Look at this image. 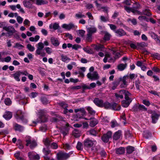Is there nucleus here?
Masks as SVG:
<instances>
[{
	"mask_svg": "<svg viewBox=\"0 0 160 160\" xmlns=\"http://www.w3.org/2000/svg\"><path fill=\"white\" fill-rule=\"evenodd\" d=\"M127 66V64L126 63L125 64H120L118 65L117 68L119 70L122 71L124 70L125 68Z\"/></svg>",
	"mask_w": 160,
	"mask_h": 160,
	"instance_id": "obj_33",
	"label": "nucleus"
},
{
	"mask_svg": "<svg viewBox=\"0 0 160 160\" xmlns=\"http://www.w3.org/2000/svg\"><path fill=\"white\" fill-rule=\"evenodd\" d=\"M28 156L30 160H38L40 159L39 155L38 154L35 155V152H29Z\"/></svg>",
	"mask_w": 160,
	"mask_h": 160,
	"instance_id": "obj_12",
	"label": "nucleus"
},
{
	"mask_svg": "<svg viewBox=\"0 0 160 160\" xmlns=\"http://www.w3.org/2000/svg\"><path fill=\"white\" fill-rule=\"evenodd\" d=\"M112 132L111 131L108 132L106 134L103 135L102 137V140L105 142H107L112 137Z\"/></svg>",
	"mask_w": 160,
	"mask_h": 160,
	"instance_id": "obj_11",
	"label": "nucleus"
},
{
	"mask_svg": "<svg viewBox=\"0 0 160 160\" xmlns=\"http://www.w3.org/2000/svg\"><path fill=\"white\" fill-rule=\"evenodd\" d=\"M41 100L42 103L44 104H46L48 102V101L47 98L45 97H41Z\"/></svg>",
	"mask_w": 160,
	"mask_h": 160,
	"instance_id": "obj_48",
	"label": "nucleus"
},
{
	"mask_svg": "<svg viewBox=\"0 0 160 160\" xmlns=\"http://www.w3.org/2000/svg\"><path fill=\"white\" fill-rule=\"evenodd\" d=\"M133 111L135 112H137L140 111L139 109V104H135L133 107L132 108Z\"/></svg>",
	"mask_w": 160,
	"mask_h": 160,
	"instance_id": "obj_42",
	"label": "nucleus"
},
{
	"mask_svg": "<svg viewBox=\"0 0 160 160\" xmlns=\"http://www.w3.org/2000/svg\"><path fill=\"white\" fill-rule=\"evenodd\" d=\"M106 109H111V104L108 102H106L103 103V107Z\"/></svg>",
	"mask_w": 160,
	"mask_h": 160,
	"instance_id": "obj_39",
	"label": "nucleus"
},
{
	"mask_svg": "<svg viewBox=\"0 0 160 160\" xmlns=\"http://www.w3.org/2000/svg\"><path fill=\"white\" fill-rule=\"evenodd\" d=\"M116 153L118 154L121 155L125 152V148L123 147H121L116 149Z\"/></svg>",
	"mask_w": 160,
	"mask_h": 160,
	"instance_id": "obj_23",
	"label": "nucleus"
},
{
	"mask_svg": "<svg viewBox=\"0 0 160 160\" xmlns=\"http://www.w3.org/2000/svg\"><path fill=\"white\" fill-rule=\"evenodd\" d=\"M42 49H37L36 51V55H40L42 57L45 56L46 53L45 52H42Z\"/></svg>",
	"mask_w": 160,
	"mask_h": 160,
	"instance_id": "obj_32",
	"label": "nucleus"
},
{
	"mask_svg": "<svg viewBox=\"0 0 160 160\" xmlns=\"http://www.w3.org/2000/svg\"><path fill=\"white\" fill-rule=\"evenodd\" d=\"M52 142V140L50 138H46L43 140L44 144L46 147H50Z\"/></svg>",
	"mask_w": 160,
	"mask_h": 160,
	"instance_id": "obj_21",
	"label": "nucleus"
},
{
	"mask_svg": "<svg viewBox=\"0 0 160 160\" xmlns=\"http://www.w3.org/2000/svg\"><path fill=\"white\" fill-rule=\"evenodd\" d=\"M17 20L19 23L21 24L22 22L23 18L20 16H18L17 18Z\"/></svg>",
	"mask_w": 160,
	"mask_h": 160,
	"instance_id": "obj_61",
	"label": "nucleus"
},
{
	"mask_svg": "<svg viewBox=\"0 0 160 160\" xmlns=\"http://www.w3.org/2000/svg\"><path fill=\"white\" fill-rule=\"evenodd\" d=\"M123 94H124L125 95V99L127 98L126 97L127 96H130L131 95V93L128 91L122 89L120 90L118 93H115V96L117 98H120L122 99L123 98Z\"/></svg>",
	"mask_w": 160,
	"mask_h": 160,
	"instance_id": "obj_5",
	"label": "nucleus"
},
{
	"mask_svg": "<svg viewBox=\"0 0 160 160\" xmlns=\"http://www.w3.org/2000/svg\"><path fill=\"white\" fill-rule=\"evenodd\" d=\"M15 118L17 119H20L24 123L27 122V119L25 118L24 113L21 110H18L15 115Z\"/></svg>",
	"mask_w": 160,
	"mask_h": 160,
	"instance_id": "obj_7",
	"label": "nucleus"
},
{
	"mask_svg": "<svg viewBox=\"0 0 160 160\" xmlns=\"http://www.w3.org/2000/svg\"><path fill=\"white\" fill-rule=\"evenodd\" d=\"M25 141L26 142V146H28L29 145L30 148L31 149H33L37 146L36 141L29 136H27L26 137Z\"/></svg>",
	"mask_w": 160,
	"mask_h": 160,
	"instance_id": "obj_4",
	"label": "nucleus"
},
{
	"mask_svg": "<svg viewBox=\"0 0 160 160\" xmlns=\"http://www.w3.org/2000/svg\"><path fill=\"white\" fill-rule=\"evenodd\" d=\"M81 46L75 44L73 45L72 48L75 50H77L78 48H81Z\"/></svg>",
	"mask_w": 160,
	"mask_h": 160,
	"instance_id": "obj_64",
	"label": "nucleus"
},
{
	"mask_svg": "<svg viewBox=\"0 0 160 160\" xmlns=\"http://www.w3.org/2000/svg\"><path fill=\"white\" fill-rule=\"evenodd\" d=\"M121 135V131L119 130L115 133L113 135V139L115 140H117L120 138Z\"/></svg>",
	"mask_w": 160,
	"mask_h": 160,
	"instance_id": "obj_28",
	"label": "nucleus"
},
{
	"mask_svg": "<svg viewBox=\"0 0 160 160\" xmlns=\"http://www.w3.org/2000/svg\"><path fill=\"white\" fill-rule=\"evenodd\" d=\"M93 102L98 107H103V102L102 100L99 99L98 98H96L94 99Z\"/></svg>",
	"mask_w": 160,
	"mask_h": 160,
	"instance_id": "obj_14",
	"label": "nucleus"
},
{
	"mask_svg": "<svg viewBox=\"0 0 160 160\" xmlns=\"http://www.w3.org/2000/svg\"><path fill=\"white\" fill-rule=\"evenodd\" d=\"M51 41L52 44L56 47L58 46L59 43L57 39L54 37H52L51 38Z\"/></svg>",
	"mask_w": 160,
	"mask_h": 160,
	"instance_id": "obj_22",
	"label": "nucleus"
},
{
	"mask_svg": "<svg viewBox=\"0 0 160 160\" xmlns=\"http://www.w3.org/2000/svg\"><path fill=\"white\" fill-rule=\"evenodd\" d=\"M59 104L61 107H62L64 108H67L68 107V104L64 102L60 103Z\"/></svg>",
	"mask_w": 160,
	"mask_h": 160,
	"instance_id": "obj_62",
	"label": "nucleus"
},
{
	"mask_svg": "<svg viewBox=\"0 0 160 160\" xmlns=\"http://www.w3.org/2000/svg\"><path fill=\"white\" fill-rule=\"evenodd\" d=\"M14 129L16 131H22L23 130V127L17 123H15L14 124Z\"/></svg>",
	"mask_w": 160,
	"mask_h": 160,
	"instance_id": "obj_30",
	"label": "nucleus"
},
{
	"mask_svg": "<svg viewBox=\"0 0 160 160\" xmlns=\"http://www.w3.org/2000/svg\"><path fill=\"white\" fill-rule=\"evenodd\" d=\"M111 127L112 128L118 126V124L116 121H112L111 122Z\"/></svg>",
	"mask_w": 160,
	"mask_h": 160,
	"instance_id": "obj_58",
	"label": "nucleus"
},
{
	"mask_svg": "<svg viewBox=\"0 0 160 160\" xmlns=\"http://www.w3.org/2000/svg\"><path fill=\"white\" fill-rule=\"evenodd\" d=\"M87 110L88 111V113L91 115H94L96 112L90 106H88L86 107Z\"/></svg>",
	"mask_w": 160,
	"mask_h": 160,
	"instance_id": "obj_34",
	"label": "nucleus"
},
{
	"mask_svg": "<svg viewBox=\"0 0 160 160\" xmlns=\"http://www.w3.org/2000/svg\"><path fill=\"white\" fill-rule=\"evenodd\" d=\"M87 135H90L93 136H96L97 134V131L94 129H91L89 131L87 132Z\"/></svg>",
	"mask_w": 160,
	"mask_h": 160,
	"instance_id": "obj_26",
	"label": "nucleus"
},
{
	"mask_svg": "<svg viewBox=\"0 0 160 160\" xmlns=\"http://www.w3.org/2000/svg\"><path fill=\"white\" fill-rule=\"evenodd\" d=\"M132 8V12L133 14L140 15H142V13L138 10L141 8L140 5L138 3L135 2L133 4Z\"/></svg>",
	"mask_w": 160,
	"mask_h": 160,
	"instance_id": "obj_9",
	"label": "nucleus"
},
{
	"mask_svg": "<svg viewBox=\"0 0 160 160\" xmlns=\"http://www.w3.org/2000/svg\"><path fill=\"white\" fill-rule=\"evenodd\" d=\"M122 79L121 81L123 82V84H121L120 85V87L121 88H124L125 86L127 85V82L126 81V80L128 79V75L125 76L123 77L122 78V77H120Z\"/></svg>",
	"mask_w": 160,
	"mask_h": 160,
	"instance_id": "obj_18",
	"label": "nucleus"
},
{
	"mask_svg": "<svg viewBox=\"0 0 160 160\" xmlns=\"http://www.w3.org/2000/svg\"><path fill=\"white\" fill-rule=\"evenodd\" d=\"M83 49L84 51L88 53L92 54V51L91 49L88 47L84 48H83Z\"/></svg>",
	"mask_w": 160,
	"mask_h": 160,
	"instance_id": "obj_56",
	"label": "nucleus"
},
{
	"mask_svg": "<svg viewBox=\"0 0 160 160\" xmlns=\"http://www.w3.org/2000/svg\"><path fill=\"white\" fill-rule=\"evenodd\" d=\"M111 35L108 32L105 33V35L104 36V38L106 40H108L110 39V37Z\"/></svg>",
	"mask_w": 160,
	"mask_h": 160,
	"instance_id": "obj_54",
	"label": "nucleus"
},
{
	"mask_svg": "<svg viewBox=\"0 0 160 160\" xmlns=\"http://www.w3.org/2000/svg\"><path fill=\"white\" fill-rule=\"evenodd\" d=\"M143 136L145 138L148 139L151 137L152 134L149 132L147 131L144 132Z\"/></svg>",
	"mask_w": 160,
	"mask_h": 160,
	"instance_id": "obj_41",
	"label": "nucleus"
},
{
	"mask_svg": "<svg viewBox=\"0 0 160 160\" xmlns=\"http://www.w3.org/2000/svg\"><path fill=\"white\" fill-rule=\"evenodd\" d=\"M35 3L37 5H41L47 4L48 2L47 1L44 0H37Z\"/></svg>",
	"mask_w": 160,
	"mask_h": 160,
	"instance_id": "obj_37",
	"label": "nucleus"
},
{
	"mask_svg": "<svg viewBox=\"0 0 160 160\" xmlns=\"http://www.w3.org/2000/svg\"><path fill=\"white\" fill-rule=\"evenodd\" d=\"M75 25L72 23H70L68 24H64L62 25V27L63 28L67 29L68 30H70L72 28H74Z\"/></svg>",
	"mask_w": 160,
	"mask_h": 160,
	"instance_id": "obj_24",
	"label": "nucleus"
},
{
	"mask_svg": "<svg viewBox=\"0 0 160 160\" xmlns=\"http://www.w3.org/2000/svg\"><path fill=\"white\" fill-rule=\"evenodd\" d=\"M37 48L42 50L44 46L42 42H39L37 44Z\"/></svg>",
	"mask_w": 160,
	"mask_h": 160,
	"instance_id": "obj_52",
	"label": "nucleus"
},
{
	"mask_svg": "<svg viewBox=\"0 0 160 160\" xmlns=\"http://www.w3.org/2000/svg\"><path fill=\"white\" fill-rule=\"evenodd\" d=\"M141 12L142 13V14L147 15L148 16H150L152 15L150 10L147 9L143 10L142 12Z\"/></svg>",
	"mask_w": 160,
	"mask_h": 160,
	"instance_id": "obj_38",
	"label": "nucleus"
},
{
	"mask_svg": "<svg viewBox=\"0 0 160 160\" xmlns=\"http://www.w3.org/2000/svg\"><path fill=\"white\" fill-rule=\"evenodd\" d=\"M111 109L114 110L119 111L121 109V106L117 103H114L111 104Z\"/></svg>",
	"mask_w": 160,
	"mask_h": 160,
	"instance_id": "obj_25",
	"label": "nucleus"
},
{
	"mask_svg": "<svg viewBox=\"0 0 160 160\" xmlns=\"http://www.w3.org/2000/svg\"><path fill=\"white\" fill-rule=\"evenodd\" d=\"M109 25L111 29L113 30L115 32V30H116L117 27L114 25L112 24H109Z\"/></svg>",
	"mask_w": 160,
	"mask_h": 160,
	"instance_id": "obj_63",
	"label": "nucleus"
},
{
	"mask_svg": "<svg viewBox=\"0 0 160 160\" xmlns=\"http://www.w3.org/2000/svg\"><path fill=\"white\" fill-rule=\"evenodd\" d=\"M60 121H62V124L61 132L64 136H65L68 132L69 128L70 127V125L68 123L63 120L62 118L61 117L53 118L52 119V121L54 122H57Z\"/></svg>",
	"mask_w": 160,
	"mask_h": 160,
	"instance_id": "obj_1",
	"label": "nucleus"
},
{
	"mask_svg": "<svg viewBox=\"0 0 160 160\" xmlns=\"http://www.w3.org/2000/svg\"><path fill=\"white\" fill-rule=\"evenodd\" d=\"M45 49L48 54H50L52 52V49L48 47H46Z\"/></svg>",
	"mask_w": 160,
	"mask_h": 160,
	"instance_id": "obj_57",
	"label": "nucleus"
},
{
	"mask_svg": "<svg viewBox=\"0 0 160 160\" xmlns=\"http://www.w3.org/2000/svg\"><path fill=\"white\" fill-rule=\"evenodd\" d=\"M90 120L91 121L89 123V125L92 127H94L98 123V120L94 118H90Z\"/></svg>",
	"mask_w": 160,
	"mask_h": 160,
	"instance_id": "obj_20",
	"label": "nucleus"
},
{
	"mask_svg": "<svg viewBox=\"0 0 160 160\" xmlns=\"http://www.w3.org/2000/svg\"><path fill=\"white\" fill-rule=\"evenodd\" d=\"M129 96H127V98L125 99V100H123L122 102V107L124 108L128 107L130 103L132 102V100L129 98Z\"/></svg>",
	"mask_w": 160,
	"mask_h": 160,
	"instance_id": "obj_13",
	"label": "nucleus"
},
{
	"mask_svg": "<svg viewBox=\"0 0 160 160\" xmlns=\"http://www.w3.org/2000/svg\"><path fill=\"white\" fill-rule=\"evenodd\" d=\"M121 78H118L115 79V81L112 83V89L114 90L116 89V87L119 84L120 82L121 81Z\"/></svg>",
	"mask_w": 160,
	"mask_h": 160,
	"instance_id": "obj_16",
	"label": "nucleus"
},
{
	"mask_svg": "<svg viewBox=\"0 0 160 160\" xmlns=\"http://www.w3.org/2000/svg\"><path fill=\"white\" fill-rule=\"evenodd\" d=\"M159 115L156 112H153L152 113L151 118H152V122L155 123L158 119Z\"/></svg>",
	"mask_w": 160,
	"mask_h": 160,
	"instance_id": "obj_19",
	"label": "nucleus"
},
{
	"mask_svg": "<svg viewBox=\"0 0 160 160\" xmlns=\"http://www.w3.org/2000/svg\"><path fill=\"white\" fill-rule=\"evenodd\" d=\"M97 28L95 27H91L87 29L88 33L92 35L93 33L96 32Z\"/></svg>",
	"mask_w": 160,
	"mask_h": 160,
	"instance_id": "obj_31",
	"label": "nucleus"
},
{
	"mask_svg": "<svg viewBox=\"0 0 160 160\" xmlns=\"http://www.w3.org/2000/svg\"><path fill=\"white\" fill-rule=\"evenodd\" d=\"M3 29L8 32L7 33L8 37L12 35L13 33L16 32L14 27L12 26H4L3 27Z\"/></svg>",
	"mask_w": 160,
	"mask_h": 160,
	"instance_id": "obj_10",
	"label": "nucleus"
},
{
	"mask_svg": "<svg viewBox=\"0 0 160 160\" xmlns=\"http://www.w3.org/2000/svg\"><path fill=\"white\" fill-rule=\"evenodd\" d=\"M4 103L7 105H10L11 104L12 101L9 98H7L5 99Z\"/></svg>",
	"mask_w": 160,
	"mask_h": 160,
	"instance_id": "obj_46",
	"label": "nucleus"
},
{
	"mask_svg": "<svg viewBox=\"0 0 160 160\" xmlns=\"http://www.w3.org/2000/svg\"><path fill=\"white\" fill-rule=\"evenodd\" d=\"M50 147L53 149H55L58 148V145L56 143L53 142L51 143Z\"/></svg>",
	"mask_w": 160,
	"mask_h": 160,
	"instance_id": "obj_47",
	"label": "nucleus"
},
{
	"mask_svg": "<svg viewBox=\"0 0 160 160\" xmlns=\"http://www.w3.org/2000/svg\"><path fill=\"white\" fill-rule=\"evenodd\" d=\"M124 8L128 12H132V8H130L127 6H124Z\"/></svg>",
	"mask_w": 160,
	"mask_h": 160,
	"instance_id": "obj_59",
	"label": "nucleus"
},
{
	"mask_svg": "<svg viewBox=\"0 0 160 160\" xmlns=\"http://www.w3.org/2000/svg\"><path fill=\"white\" fill-rule=\"evenodd\" d=\"M92 35L88 33L86 38V39L87 41L89 42H91L92 40Z\"/></svg>",
	"mask_w": 160,
	"mask_h": 160,
	"instance_id": "obj_53",
	"label": "nucleus"
},
{
	"mask_svg": "<svg viewBox=\"0 0 160 160\" xmlns=\"http://www.w3.org/2000/svg\"><path fill=\"white\" fill-rule=\"evenodd\" d=\"M63 147L64 148L65 150H69L71 148V146L68 143L63 144Z\"/></svg>",
	"mask_w": 160,
	"mask_h": 160,
	"instance_id": "obj_55",
	"label": "nucleus"
},
{
	"mask_svg": "<svg viewBox=\"0 0 160 160\" xmlns=\"http://www.w3.org/2000/svg\"><path fill=\"white\" fill-rule=\"evenodd\" d=\"M24 46L21 45L19 43H16L15 44V46L14 47V48H18L19 49H22Z\"/></svg>",
	"mask_w": 160,
	"mask_h": 160,
	"instance_id": "obj_49",
	"label": "nucleus"
},
{
	"mask_svg": "<svg viewBox=\"0 0 160 160\" xmlns=\"http://www.w3.org/2000/svg\"><path fill=\"white\" fill-rule=\"evenodd\" d=\"M73 153V152L71 151L68 153H66L60 151L57 154V158L58 160H66Z\"/></svg>",
	"mask_w": 160,
	"mask_h": 160,
	"instance_id": "obj_3",
	"label": "nucleus"
},
{
	"mask_svg": "<svg viewBox=\"0 0 160 160\" xmlns=\"http://www.w3.org/2000/svg\"><path fill=\"white\" fill-rule=\"evenodd\" d=\"M20 152H18L14 154L15 157L18 160H24L23 158L20 157Z\"/></svg>",
	"mask_w": 160,
	"mask_h": 160,
	"instance_id": "obj_45",
	"label": "nucleus"
},
{
	"mask_svg": "<svg viewBox=\"0 0 160 160\" xmlns=\"http://www.w3.org/2000/svg\"><path fill=\"white\" fill-rule=\"evenodd\" d=\"M62 60L64 62H65L67 61H69L70 60V59L67 57L66 56H64L63 55H62L61 56Z\"/></svg>",
	"mask_w": 160,
	"mask_h": 160,
	"instance_id": "obj_50",
	"label": "nucleus"
},
{
	"mask_svg": "<svg viewBox=\"0 0 160 160\" xmlns=\"http://www.w3.org/2000/svg\"><path fill=\"white\" fill-rule=\"evenodd\" d=\"M49 147H46L43 149L42 152L45 155H48L51 152V151L49 150Z\"/></svg>",
	"mask_w": 160,
	"mask_h": 160,
	"instance_id": "obj_36",
	"label": "nucleus"
},
{
	"mask_svg": "<svg viewBox=\"0 0 160 160\" xmlns=\"http://www.w3.org/2000/svg\"><path fill=\"white\" fill-rule=\"evenodd\" d=\"M94 47V49L97 51L102 50V49L104 48V46L101 44H99L97 45H95Z\"/></svg>",
	"mask_w": 160,
	"mask_h": 160,
	"instance_id": "obj_40",
	"label": "nucleus"
},
{
	"mask_svg": "<svg viewBox=\"0 0 160 160\" xmlns=\"http://www.w3.org/2000/svg\"><path fill=\"white\" fill-rule=\"evenodd\" d=\"M87 76L88 79L91 80H96L99 78V74L96 71L88 73Z\"/></svg>",
	"mask_w": 160,
	"mask_h": 160,
	"instance_id": "obj_6",
	"label": "nucleus"
},
{
	"mask_svg": "<svg viewBox=\"0 0 160 160\" xmlns=\"http://www.w3.org/2000/svg\"><path fill=\"white\" fill-rule=\"evenodd\" d=\"M12 114L10 112H6L3 115V117L7 120H8L12 118Z\"/></svg>",
	"mask_w": 160,
	"mask_h": 160,
	"instance_id": "obj_29",
	"label": "nucleus"
},
{
	"mask_svg": "<svg viewBox=\"0 0 160 160\" xmlns=\"http://www.w3.org/2000/svg\"><path fill=\"white\" fill-rule=\"evenodd\" d=\"M76 148L78 150H82L83 148L82 143L80 142H78L77 144Z\"/></svg>",
	"mask_w": 160,
	"mask_h": 160,
	"instance_id": "obj_44",
	"label": "nucleus"
},
{
	"mask_svg": "<svg viewBox=\"0 0 160 160\" xmlns=\"http://www.w3.org/2000/svg\"><path fill=\"white\" fill-rule=\"evenodd\" d=\"M75 17L78 19L82 18H85V16L82 14L81 12H79L78 13L76 14L75 15Z\"/></svg>",
	"mask_w": 160,
	"mask_h": 160,
	"instance_id": "obj_43",
	"label": "nucleus"
},
{
	"mask_svg": "<svg viewBox=\"0 0 160 160\" xmlns=\"http://www.w3.org/2000/svg\"><path fill=\"white\" fill-rule=\"evenodd\" d=\"M134 148L133 147L129 146L126 148L127 153L128 154H131L134 151Z\"/></svg>",
	"mask_w": 160,
	"mask_h": 160,
	"instance_id": "obj_35",
	"label": "nucleus"
},
{
	"mask_svg": "<svg viewBox=\"0 0 160 160\" xmlns=\"http://www.w3.org/2000/svg\"><path fill=\"white\" fill-rule=\"evenodd\" d=\"M100 19L101 21L103 22H106L108 20V19L107 17L102 16L100 17Z\"/></svg>",
	"mask_w": 160,
	"mask_h": 160,
	"instance_id": "obj_60",
	"label": "nucleus"
},
{
	"mask_svg": "<svg viewBox=\"0 0 160 160\" xmlns=\"http://www.w3.org/2000/svg\"><path fill=\"white\" fill-rule=\"evenodd\" d=\"M27 48L31 52H32L34 51L35 49V48L34 47L32 46L30 44H28L27 46Z\"/></svg>",
	"mask_w": 160,
	"mask_h": 160,
	"instance_id": "obj_51",
	"label": "nucleus"
},
{
	"mask_svg": "<svg viewBox=\"0 0 160 160\" xmlns=\"http://www.w3.org/2000/svg\"><path fill=\"white\" fill-rule=\"evenodd\" d=\"M21 71H18L14 73L12 75V76L13 77L14 79L17 81L19 82L20 80L19 78V77L21 75Z\"/></svg>",
	"mask_w": 160,
	"mask_h": 160,
	"instance_id": "obj_17",
	"label": "nucleus"
},
{
	"mask_svg": "<svg viewBox=\"0 0 160 160\" xmlns=\"http://www.w3.org/2000/svg\"><path fill=\"white\" fill-rule=\"evenodd\" d=\"M115 33L119 37H122L126 35V32L122 29L119 28L115 30Z\"/></svg>",
	"mask_w": 160,
	"mask_h": 160,
	"instance_id": "obj_15",
	"label": "nucleus"
},
{
	"mask_svg": "<svg viewBox=\"0 0 160 160\" xmlns=\"http://www.w3.org/2000/svg\"><path fill=\"white\" fill-rule=\"evenodd\" d=\"M23 3L24 6L25 7L28 8H32V4L29 1L24 0Z\"/></svg>",
	"mask_w": 160,
	"mask_h": 160,
	"instance_id": "obj_27",
	"label": "nucleus"
},
{
	"mask_svg": "<svg viewBox=\"0 0 160 160\" xmlns=\"http://www.w3.org/2000/svg\"><path fill=\"white\" fill-rule=\"evenodd\" d=\"M96 143L95 140H92L89 138H88L84 141L83 145L86 148H90L95 145Z\"/></svg>",
	"mask_w": 160,
	"mask_h": 160,
	"instance_id": "obj_8",
	"label": "nucleus"
},
{
	"mask_svg": "<svg viewBox=\"0 0 160 160\" xmlns=\"http://www.w3.org/2000/svg\"><path fill=\"white\" fill-rule=\"evenodd\" d=\"M46 111L40 110L38 112L39 115V120H37L36 121H33V123L36 124L37 123H41L46 122L47 121V116L46 115Z\"/></svg>",
	"mask_w": 160,
	"mask_h": 160,
	"instance_id": "obj_2",
	"label": "nucleus"
}]
</instances>
